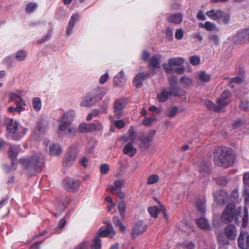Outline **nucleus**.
I'll list each match as a JSON object with an SVG mask.
<instances>
[{
  "mask_svg": "<svg viewBox=\"0 0 249 249\" xmlns=\"http://www.w3.org/2000/svg\"><path fill=\"white\" fill-rule=\"evenodd\" d=\"M20 162L28 176H35L40 173L44 167V160L41 154L34 155L29 158L21 159Z\"/></svg>",
  "mask_w": 249,
  "mask_h": 249,
  "instance_id": "obj_1",
  "label": "nucleus"
},
{
  "mask_svg": "<svg viewBox=\"0 0 249 249\" xmlns=\"http://www.w3.org/2000/svg\"><path fill=\"white\" fill-rule=\"evenodd\" d=\"M213 161L216 165L228 167L234 162V157L231 149L226 147H218L213 152Z\"/></svg>",
  "mask_w": 249,
  "mask_h": 249,
  "instance_id": "obj_2",
  "label": "nucleus"
},
{
  "mask_svg": "<svg viewBox=\"0 0 249 249\" xmlns=\"http://www.w3.org/2000/svg\"><path fill=\"white\" fill-rule=\"evenodd\" d=\"M75 113L73 110H70L65 113L60 122L59 128L64 134L69 137L74 136L76 134V130L71 125L72 121L75 116Z\"/></svg>",
  "mask_w": 249,
  "mask_h": 249,
  "instance_id": "obj_3",
  "label": "nucleus"
},
{
  "mask_svg": "<svg viewBox=\"0 0 249 249\" xmlns=\"http://www.w3.org/2000/svg\"><path fill=\"white\" fill-rule=\"evenodd\" d=\"M241 209H235V205L233 203L228 204L221 215L222 221L225 223L230 222L234 220L236 223L238 222V216L241 213Z\"/></svg>",
  "mask_w": 249,
  "mask_h": 249,
  "instance_id": "obj_4",
  "label": "nucleus"
},
{
  "mask_svg": "<svg viewBox=\"0 0 249 249\" xmlns=\"http://www.w3.org/2000/svg\"><path fill=\"white\" fill-rule=\"evenodd\" d=\"M7 130L8 132V137L14 140L21 139L25 134L26 128L18 126V123L14 120H11L7 125Z\"/></svg>",
  "mask_w": 249,
  "mask_h": 249,
  "instance_id": "obj_5",
  "label": "nucleus"
},
{
  "mask_svg": "<svg viewBox=\"0 0 249 249\" xmlns=\"http://www.w3.org/2000/svg\"><path fill=\"white\" fill-rule=\"evenodd\" d=\"M127 105L126 99L124 98H119L116 99L114 103V112L115 115L117 118H120L123 115V109L125 108Z\"/></svg>",
  "mask_w": 249,
  "mask_h": 249,
  "instance_id": "obj_6",
  "label": "nucleus"
},
{
  "mask_svg": "<svg viewBox=\"0 0 249 249\" xmlns=\"http://www.w3.org/2000/svg\"><path fill=\"white\" fill-rule=\"evenodd\" d=\"M76 157V155L74 149L72 147L69 148L64 157L63 165L64 167L71 166L74 162Z\"/></svg>",
  "mask_w": 249,
  "mask_h": 249,
  "instance_id": "obj_7",
  "label": "nucleus"
},
{
  "mask_svg": "<svg viewBox=\"0 0 249 249\" xmlns=\"http://www.w3.org/2000/svg\"><path fill=\"white\" fill-rule=\"evenodd\" d=\"M63 184L66 190L74 192L79 189L80 181L78 180H75L71 178H67L63 180Z\"/></svg>",
  "mask_w": 249,
  "mask_h": 249,
  "instance_id": "obj_8",
  "label": "nucleus"
},
{
  "mask_svg": "<svg viewBox=\"0 0 249 249\" xmlns=\"http://www.w3.org/2000/svg\"><path fill=\"white\" fill-rule=\"evenodd\" d=\"M249 38V28L242 30L237 34L234 35L232 37V41L237 44L244 43Z\"/></svg>",
  "mask_w": 249,
  "mask_h": 249,
  "instance_id": "obj_9",
  "label": "nucleus"
},
{
  "mask_svg": "<svg viewBox=\"0 0 249 249\" xmlns=\"http://www.w3.org/2000/svg\"><path fill=\"white\" fill-rule=\"evenodd\" d=\"M44 143L46 146H49V153L51 155L57 156L61 154L62 148L59 144L51 143L47 139L44 140Z\"/></svg>",
  "mask_w": 249,
  "mask_h": 249,
  "instance_id": "obj_10",
  "label": "nucleus"
},
{
  "mask_svg": "<svg viewBox=\"0 0 249 249\" xmlns=\"http://www.w3.org/2000/svg\"><path fill=\"white\" fill-rule=\"evenodd\" d=\"M214 200L219 204L224 205L229 201V197L224 190H218L213 194Z\"/></svg>",
  "mask_w": 249,
  "mask_h": 249,
  "instance_id": "obj_11",
  "label": "nucleus"
},
{
  "mask_svg": "<svg viewBox=\"0 0 249 249\" xmlns=\"http://www.w3.org/2000/svg\"><path fill=\"white\" fill-rule=\"evenodd\" d=\"M230 97L231 93L229 90H225L221 93L220 97L216 100L218 106L220 107V110L229 104L230 102Z\"/></svg>",
  "mask_w": 249,
  "mask_h": 249,
  "instance_id": "obj_12",
  "label": "nucleus"
},
{
  "mask_svg": "<svg viewBox=\"0 0 249 249\" xmlns=\"http://www.w3.org/2000/svg\"><path fill=\"white\" fill-rule=\"evenodd\" d=\"M237 243L240 249H249V233L241 231Z\"/></svg>",
  "mask_w": 249,
  "mask_h": 249,
  "instance_id": "obj_13",
  "label": "nucleus"
},
{
  "mask_svg": "<svg viewBox=\"0 0 249 249\" xmlns=\"http://www.w3.org/2000/svg\"><path fill=\"white\" fill-rule=\"evenodd\" d=\"M148 229L147 225H144L142 221H139L134 224L132 229V235L133 236H138L142 234Z\"/></svg>",
  "mask_w": 249,
  "mask_h": 249,
  "instance_id": "obj_14",
  "label": "nucleus"
},
{
  "mask_svg": "<svg viewBox=\"0 0 249 249\" xmlns=\"http://www.w3.org/2000/svg\"><path fill=\"white\" fill-rule=\"evenodd\" d=\"M199 172L202 176L207 174L211 169V163L209 161H206L204 159H201L197 162Z\"/></svg>",
  "mask_w": 249,
  "mask_h": 249,
  "instance_id": "obj_15",
  "label": "nucleus"
},
{
  "mask_svg": "<svg viewBox=\"0 0 249 249\" xmlns=\"http://www.w3.org/2000/svg\"><path fill=\"white\" fill-rule=\"evenodd\" d=\"M227 238L230 240H234L237 235V230L233 224H229L224 230Z\"/></svg>",
  "mask_w": 249,
  "mask_h": 249,
  "instance_id": "obj_16",
  "label": "nucleus"
},
{
  "mask_svg": "<svg viewBox=\"0 0 249 249\" xmlns=\"http://www.w3.org/2000/svg\"><path fill=\"white\" fill-rule=\"evenodd\" d=\"M111 234H112L111 237H112L115 234L111 223L107 224L105 229L102 230L100 228L98 231V236L100 237H106Z\"/></svg>",
  "mask_w": 249,
  "mask_h": 249,
  "instance_id": "obj_17",
  "label": "nucleus"
},
{
  "mask_svg": "<svg viewBox=\"0 0 249 249\" xmlns=\"http://www.w3.org/2000/svg\"><path fill=\"white\" fill-rule=\"evenodd\" d=\"M96 102V99L93 94L90 93L87 94L81 102V106L89 107L93 106Z\"/></svg>",
  "mask_w": 249,
  "mask_h": 249,
  "instance_id": "obj_18",
  "label": "nucleus"
},
{
  "mask_svg": "<svg viewBox=\"0 0 249 249\" xmlns=\"http://www.w3.org/2000/svg\"><path fill=\"white\" fill-rule=\"evenodd\" d=\"M21 151V149L18 145H11L7 151L9 158L11 160L15 161L18 155Z\"/></svg>",
  "mask_w": 249,
  "mask_h": 249,
  "instance_id": "obj_19",
  "label": "nucleus"
},
{
  "mask_svg": "<svg viewBox=\"0 0 249 249\" xmlns=\"http://www.w3.org/2000/svg\"><path fill=\"white\" fill-rule=\"evenodd\" d=\"M171 97H179L184 96L185 94V90L176 85L174 86H170L168 88Z\"/></svg>",
  "mask_w": 249,
  "mask_h": 249,
  "instance_id": "obj_20",
  "label": "nucleus"
},
{
  "mask_svg": "<svg viewBox=\"0 0 249 249\" xmlns=\"http://www.w3.org/2000/svg\"><path fill=\"white\" fill-rule=\"evenodd\" d=\"M155 134V131L151 130L148 132L146 135L144 136L141 138H139V140L145 146V147L148 148L149 147L148 143L152 141Z\"/></svg>",
  "mask_w": 249,
  "mask_h": 249,
  "instance_id": "obj_21",
  "label": "nucleus"
},
{
  "mask_svg": "<svg viewBox=\"0 0 249 249\" xmlns=\"http://www.w3.org/2000/svg\"><path fill=\"white\" fill-rule=\"evenodd\" d=\"M148 74L144 72H140L133 79V84L136 88H140L142 86L143 82L145 80Z\"/></svg>",
  "mask_w": 249,
  "mask_h": 249,
  "instance_id": "obj_22",
  "label": "nucleus"
},
{
  "mask_svg": "<svg viewBox=\"0 0 249 249\" xmlns=\"http://www.w3.org/2000/svg\"><path fill=\"white\" fill-rule=\"evenodd\" d=\"M137 149L133 146L131 142L125 144L123 149V152L124 154L127 155L130 157H132L136 153Z\"/></svg>",
  "mask_w": 249,
  "mask_h": 249,
  "instance_id": "obj_23",
  "label": "nucleus"
},
{
  "mask_svg": "<svg viewBox=\"0 0 249 249\" xmlns=\"http://www.w3.org/2000/svg\"><path fill=\"white\" fill-rule=\"evenodd\" d=\"M161 58L160 55L156 54L152 56L149 61V67L152 68V71H154L155 68H159L160 60Z\"/></svg>",
  "mask_w": 249,
  "mask_h": 249,
  "instance_id": "obj_24",
  "label": "nucleus"
},
{
  "mask_svg": "<svg viewBox=\"0 0 249 249\" xmlns=\"http://www.w3.org/2000/svg\"><path fill=\"white\" fill-rule=\"evenodd\" d=\"M171 97L168 89H163L161 92L157 96V100L159 102H165Z\"/></svg>",
  "mask_w": 249,
  "mask_h": 249,
  "instance_id": "obj_25",
  "label": "nucleus"
},
{
  "mask_svg": "<svg viewBox=\"0 0 249 249\" xmlns=\"http://www.w3.org/2000/svg\"><path fill=\"white\" fill-rule=\"evenodd\" d=\"M182 20V15L180 13L171 15L167 18V20L169 22L175 24H179L181 23Z\"/></svg>",
  "mask_w": 249,
  "mask_h": 249,
  "instance_id": "obj_26",
  "label": "nucleus"
},
{
  "mask_svg": "<svg viewBox=\"0 0 249 249\" xmlns=\"http://www.w3.org/2000/svg\"><path fill=\"white\" fill-rule=\"evenodd\" d=\"M196 225L201 229L209 230L210 229V225L205 218H200L196 220Z\"/></svg>",
  "mask_w": 249,
  "mask_h": 249,
  "instance_id": "obj_27",
  "label": "nucleus"
},
{
  "mask_svg": "<svg viewBox=\"0 0 249 249\" xmlns=\"http://www.w3.org/2000/svg\"><path fill=\"white\" fill-rule=\"evenodd\" d=\"M114 84L116 86L125 82V78L124 73L121 71L114 78Z\"/></svg>",
  "mask_w": 249,
  "mask_h": 249,
  "instance_id": "obj_28",
  "label": "nucleus"
},
{
  "mask_svg": "<svg viewBox=\"0 0 249 249\" xmlns=\"http://www.w3.org/2000/svg\"><path fill=\"white\" fill-rule=\"evenodd\" d=\"M10 99L17 105H21L22 107L25 105L24 100L20 95L15 93H11L10 95Z\"/></svg>",
  "mask_w": 249,
  "mask_h": 249,
  "instance_id": "obj_29",
  "label": "nucleus"
},
{
  "mask_svg": "<svg viewBox=\"0 0 249 249\" xmlns=\"http://www.w3.org/2000/svg\"><path fill=\"white\" fill-rule=\"evenodd\" d=\"M206 199H198L196 203V207L197 210L201 213H203L205 212L206 209Z\"/></svg>",
  "mask_w": 249,
  "mask_h": 249,
  "instance_id": "obj_30",
  "label": "nucleus"
},
{
  "mask_svg": "<svg viewBox=\"0 0 249 249\" xmlns=\"http://www.w3.org/2000/svg\"><path fill=\"white\" fill-rule=\"evenodd\" d=\"M185 61L183 57H174L170 58L168 60V63L173 66H179L182 65Z\"/></svg>",
  "mask_w": 249,
  "mask_h": 249,
  "instance_id": "obj_31",
  "label": "nucleus"
},
{
  "mask_svg": "<svg viewBox=\"0 0 249 249\" xmlns=\"http://www.w3.org/2000/svg\"><path fill=\"white\" fill-rule=\"evenodd\" d=\"M211 76L205 71H200L198 73V79L203 82H208L210 81Z\"/></svg>",
  "mask_w": 249,
  "mask_h": 249,
  "instance_id": "obj_32",
  "label": "nucleus"
},
{
  "mask_svg": "<svg viewBox=\"0 0 249 249\" xmlns=\"http://www.w3.org/2000/svg\"><path fill=\"white\" fill-rule=\"evenodd\" d=\"M205 106L209 109L213 110L216 112H219L220 111V107L219 106L215 104L210 100H207L205 102Z\"/></svg>",
  "mask_w": 249,
  "mask_h": 249,
  "instance_id": "obj_33",
  "label": "nucleus"
},
{
  "mask_svg": "<svg viewBox=\"0 0 249 249\" xmlns=\"http://www.w3.org/2000/svg\"><path fill=\"white\" fill-rule=\"evenodd\" d=\"M128 138H126L125 136H123L122 138V139H124V142H127L128 140H130L131 142H133L135 139L136 133L134 131V129L133 127L131 126L128 131Z\"/></svg>",
  "mask_w": 249,
  "mask_h": 249,
  "instance_id": "obj_34",
  "label": "nucleus"
},
{
  "mask_svg": "<svg viewBox=\"0 0 249 249\" xmlns=\"http://www.w3.org/2000/svg\"><path fill=\"white\" fill-rule=\"evenodd\" d=\"M125 204L124 200H121L119 202L118 208L120 214V216L122 218H124L125 215Z\"/></svg>",
  "mask_w": 249,
  "mask_h": 249,
  "instance_id": "obj_35",
  "label": "nucleus"
},
{
  "mask_svg": "<svg viewBox=\"0 0 249 249\" xmlns=\"http://www.w3.org/2000/svg\"><path fill=\"white\" fill-rule=\"evenodd\" d=\"M41 100L38 97H35L33 99V107L35 110L38 111L41 108Z\"/></svg>",
  "mask_w": 249,
  "mask_h": 249,
  "instance_id": "obj_36",
  "label": "nucleus"
},
{
  "mask_svg": "<svg viewBox=\"0 0 249 249\" xmlns=\"http://www.w3.org/2000/svg\"><path fill=\"white\" fill-rule=\"evenodd\" d=\"M3 168L5 172L7 173H9L12 171H15L17 169V167L15 166V161H11V165L10 166L8 164H4Z\"/></svg>",
  "mask_w": 249,
  "mask_h": 249,
  "instance_id": "obj_37",
  "label": "nucleus"
},
{
  "mask_svg": "<svg viewBox=\"0 0 249 249\" xmlns=\"http://www.w3.org/2000/svg\"><path fill=\"white\" fill-rule=\"evenodd\" d=\"M199 25L201 27L205 28L208 31H212L215 29V25L209 21H206L204 24L200 23Z\"/></svg>",
  "mask_w": 249,
  "mask_h": 249,
  "instance_id": "obj_38",
  "label": "nucleus"
},
{
  "mask_svg": "<svg viewBox=\"0 0 249 249\" xmlns=\"http://www.w3.org/2000/svg\"><path fill=\"white\" fill-rule=\"evenodd\" d=\"M101 248V241L98 236L95 237L93 240V244L91 246V249H100Z\"/></svg>",
  "mask_w": 249,
  "mask_h": 249,
  "instance_id": "obj_39",
  "label": "nucleus"
},
{
  "mask_svg": "<svg viewBox=\"0 0 249 249\" xmlns=\"http://www.w3.org/2000/svg\"><path fill=\"white\" fill-rule=\"evenodd\" d=\"M180 82L186 87H189L192 83V79L187 76L184 75L180 78Z\"/></svg>",
  "mask_w": 249,
  "mask_h": 249,
  "instance_id": "obj_40",
  "label": "nucleus"
},
{
  "mask_svg": "<svg viewBox=\"0 0 249 249\" xmlns=\"http://www.w3.org/2000/svg\"><path fill=\"white\" fill-rule=\"evenodd\" d=\"M37 4L36 3L30 2L26 6L25 10L26 13L30 14L36 9Z\"/></svg>",
  "mask_w": 249,
  "mask_h": 249,
  "instance_id": "obj_41",
  "label": "nucleus"
},
{
  "mask_svg": "<svg viewBox=\"0 0 249 249\" xmlns=\"http://www.w3.org/2000/svg\"><path fill=\"white\" fill-rule=\"evenodd\" d=\"M113 222L116 227L119 228L122 231H124L125 227L123 225L118 217H114L113 218Z\"/></svg>",
  "mask_w": 249,
  "mask_h": 249,
  "instance_id": "obj_42",
  "label": "nucleus"
},
{
  "mask_svg": "<svg viewBox=\"0 0 249 249\" xmlns=\"http://www.w3.org/2000/svg\"><path fill=\"white\" fill-rule=\"evenodd\" d=\"M217 240L221 247L226 248L228 245L229 242L226 238L219 235L217 237Z\"/></svg>",
  "mask_w": 249,
  "mask_h": 249,
  "instance_id": "obj_43",
  "label": "nucleus"
},
{
  "mask_svg": "<svg viewBox=\"0 0 249 249\" xmlns=\"http://www.w3.org/2000/svg\"><path fill=\"white\" fill-rule=\"evenodd\" d=\"M148 211L151 216L154 218H157L158 217V213L159 212V209L158 206H156L154 207H149L148 209Z\"/></svg>",
  "mask_w": 249,
  "mask_h": 249,
  "instance_id": "obj_44",
  "label": "nucleus"
},
{
  "mask_svg": "<svg viewBox=\"0 0 249 249\" xmlns=\"http://www.w3.org/2000/svg\"><path fill=\"white\" fill-rule=\"evenodd\" d=\"M159 179V177L157 175H150L148 179H147V184H153L156 182H157Z\"/></svg>",
  "mask_w": 249,
  "mask_h": 249,
  "instance_id": "obj_45",
  "label": "nucleus"
},
{
  "mask_svg": "<svg viewBox=\"0 0 249 249\" xmlns=\"http://www.w3.org/2000/svg\"><path fill=\"white\" fill-rule=\"evenodd\" d=\"M88 123H82L79 125V129L81 132H90V128Z\"/></svg>",
  "mask_w": 249,
  "mask_h": 249,
  "instance_id": "obj_46",
  "label": "nucleus"
},
{
  "mask_svg": "<svg viewBox=\"0 0 249 249\" xmlns=\"http://www.w3.org/2000/svg\"><path fill=\"white\" fill-rule=\"evenodd\" d=\"M107 189L109 190L112 194L118 195L122 191L120 188L114 187L113 185H108Z\"/></svg>",
  "mask_w": 249,
  "mask_h": 249,
  "instance_id": "obj_47",
  "label": "nucleus"
},
{
  "mask_svg": "<svg viewBox=\"0 0 249 249\" xmlns=\"http://www.w3.org/2000/svg\"><path fill=\"white\" fill-rule=\"evenodd\" d=\"M79 15L78 14H75L72 15L69 21V26L70 27H73L75 24L76 22L79 18Z\"/></svg>",
  "mask_w": 249,
  "mask_h": 249,
  "instance_id": "obj_48",
  "label": "nucleus"
},
{
  "mask_svg": "<svg viewBox=\"0 0 249 249\" xmlns=\"http://www.w3.org/2000/svg\"><path fill=\"white\" fill-rule=\"evenodd\" d=\"M244 77L242 76H236L235 77L232 78L230 79V83H236L237 84H241L244 81Z\"/></svg>",
  "mask_w": 249,
  "mask_h": 249,
  "instance_id": "obj_49",
  "label": "nucleus"
},
{
  "mask_svg": "<svg viewBox=\"0 0 249 249\" xmlns=\"http://www.w3.org/2000/svg\"><path fill=\"white\" fill-rule=\"evenodd\" d=\"M26 56V53L23 51H19L16 55V58L18 61L24 60Z\"/></svg>",
  "mask_w": 249,
  "mask_h": 249,
  "instance_id": "obj_50",
  "label": "nucleus"
},
{
  "mask_svg": "<svg viewBox=\"0 0 249 249\" xmlns=\"http://www.w3.org/2000/svg\"><path fill=\"white\" fill-rule=\"evenodd\" d=\"M178 108L177 107H173L169 108L168 112V116L169 118L174 117L177 114Z\"/></svg>",
  "mask_w": 249,
  "mask_h": 249,
  "instance_id": "obj_51",
  "label": "nucleus"
},
{
  "mask_svg": "<svg viewBox=\"0 0 249 249\" xmlns=\"http://www.w3.org/2000/svg\"><path fill=\"white\" fill-rule=\"evenodd\" d=\"M23 107H22L21 105H17L16 107H10L8 108V110L11 113L14 112L15 111L20 112L23 110Z\"/></svg>",
  "mask_w": 249,
  "mask_h": 249,
  "instance_id": "obj_52",
  "label": "nucleus"
},
{
  "mask_svg": "<svg viewBox=\"0 0 249 249\" xmlns=\"http://www.w3.org/2000/svg\"><path fill=\"white\" fill-rule=\"evenodd\" d=\"M209 40L213 42L214 45L217 46L219 42L218 36L214 34L211 35L209 36Z\"/></svg>",
  "mask_w": 249,
  "mask_h": 249,
  "instance_id": "obj_53",
  "label": "nucleus"
},
{
  "mask_svg": "<svg viewBox=\"0 0 249 249\" xmlns=\"http://www.w3.org/2000/svg\"><path fill=\"white\" fill-rule=\"evenodd\" d=\"M109 170V165L107 164H102L100 167V170L102 174H107Z\"/></svg>",
  "mask_w": 249,
  "mask_h": 249,
  "instance_id": "obj_54",
  "label": "nucleus"
},
{
  "mask_svg": "<svg viewBox=\"0 0 249 249\" xmlns=\"http://www.w3.org/2000/svg\"><path fill=\"white\" fill-rule=\"evenodd\" d=\"M190 63L193 65H197L200 63V58L198 56H192L190 58Z\"/></svg>",
  "mask_w": 249,
  "mask_h": 249,
  "instance_id": "obj_55",
  "label": "nucleus"
},
{
  "mask_svg": "<svg viewBox=\"0 0 249 249\" xmlns=\"http://www.w3.org/2000/svg\"><path fill=\"white\" fill-rule=\"evenodd\" d=\"M217 184L221 186H225L228 183V180L225 177H221L216 179Z\"/></svg>",
  "mask_w": 249,
  "mask_h": 249,
  "instance_id": "obj_56",
  "label": "nucleus"
},
{
  "mask_svg": "<svg viewBox=\"0 0 249 249\" xmlns=\"http://www.w3.org/2000/svg\"><path fill=\"white\" fill-rule=\"evenodd\" d=\"M166 37L169 40H172L173 38V30L170 28H167L165 31Z\"/></svg>",
  "mask_w": 249,
  "mask_h": 249,
  "instance_id": "obj_57",
  "label": "nucleus"
},
{
  "mask_svg": "<svg viewBox=\"0 0 249 249\" xmlns=\"http://www.w3.org/2000/svg\"><path fill=\"white\" fill-rule=\"evenodd\" d=\"M244 216L242 218V221H243V224L242 225L243 227H246L247 223H248V210L247 208H245L244 211Z\"/></svg>",
  "mask_w": 249,
  "mask_h": 249,
  "instance_id": "obj_58",
  "label": "nucleus"
},
{
  "mask_svg": "<svg viewBox=\"0 0 249 249\" xmlns=\"http://www.w3.org/2000/svg\"><path fill=\"white\" fill-rule=\"evenodd\" d=\"M230 17L229 14H226L223 12L221 20L225 24H228L230 21Z\"/></svg>",
  "mask_w": 249,
  "mask_h": 249,
  "instance_id": "obj_59",
  "label": "nucleus"
},
{
  "mask_svg": "<svg viewBox=\"0 0 249 249\" xmlns=\"http://www.w3.org/2000/svg\"><path fill=\"white\" fill-rule=\"evenodd\" d=\"M239 107L241 109L245 111L249 107V102L246 101H242L240 104Z\"/></svg>",
  "mask_w": 249,
  "mask_h": 249,
  "instance_id": "obj_60",
  "label": "nucleus"
},
{
  "mask_svg": "<svg viewBox=\"0 0 249 249\" xmlns=\"http://www.w3.org/2000/svg\"><path fill=\"white\" fill-rule=\"evenodd\" d=\"M183 36V31L182 29H177L175 33V37L177 39H181Z\"/></svg>",
  "mask_w": 249,
  "mask_h": 249,
  "instance_id": "obj_61",
  "label": "nucleus"
},
{
  "mask_svg": "<svg viewBox=\"0 0 249 249\" xmlns=\"http://www.w3.org/2000/svg\"><path fill=\"white\" fill-rule=\"evenodd\" d=\"M92 124L93 127L95 128V130H100L102 129V124L98 121H94Z\"/></svg>",
  "mask_w": 249,
  "mask_h": 249,
  "instance_id": "obj_62",
  "label": "nucleus"
},
{
  "mask_svg": "<svg viewBox=\"0 0 249 249\" xmlns=\"http://www.w3.org/2000/svg\"><path fill=\"white\" fill-rule=\"evenodd\" d=\"M108 79V74L107 72L105 74L102 75L100 77V78L99 79V82L101 84H104L106 82V81Z\"/></svg>",
  "mask_w": 249,
  "mask_h": 249,
  "instance_id": "obj_63",
  "label": "nucleus"
},
{
  "mask_svg": "<svg viewBox=\"0 0 249 249\" xmlns=\"http://www.w3.org/2000/svg\"><path fill=\"white\" fill-rule=\"evenodd\" d=\"M243 180L246 185L249 186V172L244 174Z\"/></svg>",
  "mask_w": 249,
  "mask_h": 249,
  "instance_id": "obj_64",
  "label": "nucleus"
}]
</instances>
